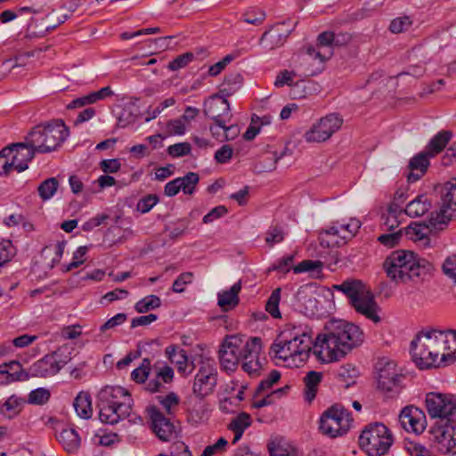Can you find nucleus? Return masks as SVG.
<instances>
[{"mask_svg": "<svg viewBox=\"0 0 456 456\" xmlns=\"http://www.w3.org/2000/svg\"><path fill=\"white\" fill-rule=\"evenodd\" d=\"M191 151V146L189 142H179L170 145L167 148V153L173 158H179L189 155Z\"/></svg>", "mask_w": 456, "mask_h": 456, "instance_id": "obj_52", "label": "nucleus"}, {"mask_svg": "<svg viewBox=\"0 0 456 456\" xmlns=\"http://www.w3.org/2000/svg\"><path fill=\"white\" fill-rule=\"evenodd\" d=\"M452 137V133L449 130H442L431 138L425 150L432 157L440 153L449 143Z\"/></svg>", "mask_w": 456, "mask_h": 456, "instance_id": "obj_30", "label": "nucleus"}, {"mask_svg": "<svg viewBox=\"0 0 456 456\" xmlns=\"http://www.w3.org/2000/svg\"><path fill=\"white\" fill-rule=\"evenodd\" d=\"M431 229L429 225L414 223L406 227L405 234L410 240L421 243L423 247H428L430 244L428 233Z\"/></svg>", "mask_w": 456, "mask_h": 456, "instance_id": "obj_26", "label": "nucleus"}, {"mask_svg": "<svg viewBox=\"0 0 456 456\" xmlns=\"http://www.w3.org/2000/svg\"><path fill=\"white\" fill-rule=\"evenodd\" d=\"M56 438L69 454L77 453L81 446V437L73 428H63L56 435Z\"/></svg>", "mask_w": 456, "mask_h": 456, "instance_id": "obj_25", "label": "nucleus"}, {"mask_svg": "<svg viewBox=\"0 0 456 456\" xmlns=\"http://www.w3.org/2000/svg\"><path fill=\"white\" fill-rule=\"evenodd\" d=\"M426 406L428 414L432 418H439V420L452 419V414L456 415V404L442 394H428Z\"/></svg>", "mask_w": 456, "mask_h": 456, "instance_id": "obj_17", "label": "nucleus"}, {"mask_svg": "<svg viewBox=\"0 0 456 456\" xmlns=\"http://www.w3.org/2000/svg\"><path fill=\"white\" fill-rule=\"evenodd\" d=\"M289 35V30L284 29L283 25H276L262 35L260 44H262L265 48L272 50L281 46Z\"/></svg>", "mask_w": 456, "mask_h": 456, "instance_id": "obj_22", "label": "nucleus"}, {"mask_svg": "<svg viewBox=\"0 0 456 456\" xmlns=\"http://www.w3.org/2000/svg\"><path fill=\"white\" fill-rule=\"evenodd\" d=\"M284 239V232L280 227H270L266 232L265 241L268 245L273 246L275 243L282 241Z\"/></svg>", "mask_w": 456, "mask_h": 456, "instance_id": "obj_60", "label": "nucleus"}, {"mask_svg": "<svg viewBox=\"0 0 456 456\" xmlns=\"http://www.w3.org/2000/svg\"><path fill=\"white\" fill-rule=\"evenodd\" d=\"M442 268L446 276L456 281V255L448 256Z\"/></svg>", "mask_w": 456, "mask_h": 456, "instance_id": "obj_62", "label": "nucleus"}, {"mask_svg": "<svg viewBox=\"0 0 456 456\" xmlns=\"http://www.w3.org/2000/svg\"><path fill=\"white\" fill-rule=\"evenodd\" d=\"M285 151L281 153L277 151H268L262 159L256 164V169L258 173L271 172L276 168L277 162L283 158Z\"/></svg>", "mask_w": 456, "mask_h": 456, "instance_id": "obj_35", "label": "nucleus"}, {"mask_svg": "<svg viewBox=\"0 0 456 456\" xmlns=\"http://www.w3.org/2000/svg\"><path fill=\"white\" fill-rule=\"evenodd\" d=\"M411 456H433L432 453L423 445L411 442L407 447Z\"/></svg>", "mask_w": 456, "mask_h": 456, "instance_id": "obj_64", "label": "nucleus"}, {"mask_svg": "<svg viewBox=\"0 0 456 456\" xmlns=\"http://www.w3.org/2000/svg\"><path fill=\"white\" fill-rule=\"evenodd\" d=\"M336 375L337 379L344 384L345 387H348L355 383L358 370L353 364L346 363L338 369Z\"/></svg>", "mask_w": 456, "mask_h": 456, "instance_id": "obj_39", "label": "nucleus"}, {"mask_svg": "<svg viewBox=\"0 0 456 456\" xmlns=\"http://www.w3.org/2000/svg\"><path fill=\"white\" fill-rule=\"evenodd\" d=\"M15 255V248L11 240L0 241V266L9 262Z\"/></svg>", "mask_w": 456, "mask_h": 456, "instance_id": "obj_50", "label": "nucleus"}, {"mask_svg": "<svg viewBox=\"0 0 456 456\" xmlns=\"http://www.w3.org/2000/svg\"><path fill=\"white\" fill-rule=\"evenodd\" d=\"M25 403V399L17 396L16 395H11L3 404L5 411L9 412L8 418L12 419L18 416L21 411Z\"/></svg>", "mask_w": 456, "mask_h": 456, "instance_id": "obj_41", "label": "nucleus"}, {"mask_svg": "<svg viewBox=\"0 0 456 456\" xmlns=\"http://www.w3.org/2000/svg\"><path fill=\"white\" fill-rule=\"evenodd\" d=\"M399 421L404 430L414 434H421L427 426L425 413L414 406L403 408L399 415Z\"/></svg>", "mask_w": 456, "mask_h": 456, "instance_id": "obj_19", "label": "nucleus"}, {"mask_svg": "<svg viewBox=\"0 0 456 456\" xmlns=\"http://www.w3.org/2000/svg\"><path fill=\"white\" fill-rule=\"evenodd\" d=\"M411 25L412 20L411 17L404 15L394 19L389 25V30L392 33L398 34L408 30Z\"/></svg>", "mask_w": 456, "mask_h": 456, "instance_id": "obj_46", "label": "nucleus"}, {"mask_svg": "<svg viewBox=\"0 0 456 456\" xmlns=\"http://www.w3.org/2000/svg\"><path fill=\"white\" fill-rule=\"evenodd\" d=\"M151 421V427L156 436L164 442H168L175 436V426L156 406L147 409Z\"/></svg>", "mask_w": 456, "mask_h": 456, "instance_id": "obj_18", "label": "nucleus"}, {"mask_svg": "<svg viewBox=\"0 0 456 456\" xmlns=\"http://www.w3.org/2000/svg\"><path fill=\"white\" fill-rule=\"evenodd\" d=\"M252 424V419L247 412H240L228 424V429L234 434L232 444H236L242 436L244 431Z\"/></svg>", "mask_w": 456, "mask_h": 456, "instance_id": "obj_27", "label": "nucleus"}, {"mask_svg": "<svg viewBox=\"0 0 456 456\" xmlns=\"http://www.w3.org/2000/svg\"><path fill=\"white\" fill-rule=\"evenodd\" d=\"M281 379L280 371L276 370H273L268 377L263 379L256 389L257 393H263L268 389H270L274 384H276Z\"/></svg>", "mask_w": 456, "mask_h": 456, "instance_id": "obj_54", "label": "nucleus"}, {"mask_svg": "<svg viewBox=\"0 0 456 456\" xmlns=\"http://www.w3.org/2000/svg\"><path fill=\"white\" fill-rule=\"evenodd\" d=\"M70 360L69 357H62L61 349L46 354L42 359L35 362L28 371H16L12 379L28 380L29 378H47L57 374L61 369Z\"/></svg>", "mask_w": 456, "mask_h": 456, "instance_id": "obj_8", "label": "nucleus"}, {"mask_svg": "<svg viewBox=\"0 0 456 456\" xmlns=\"http://www.w3.org/2000/svg\"><path fill=\"white\" fill-rule=\"evenodd\" d=\"M97 398L99 419L102 423L114 425L131 415L134 401L124 387L106 386L100 390Z\"/></svg>", "mask_w": 456, "mask_h": 456, "instance_id": "obj_4", "label": "nucleus"}, {"mask_svg": "<svg viewBox=\"0 0 456 456\" xmlns=\"http://www.w3.org/2000/svg\"><path fill=\"white\" fill-rule=\"evenodd\" d=\"M281 298V289H274L267 300L265 309L274 318L281 317L279 302Z\"/></svg>", "mask_w": 456, "mask_h": 456, "instance_id": "obj_47", "label": "nucleus"}, {"mask_svg": "<svg viewBox=\"0 0 456 456\" xmlns=\"http://www.w3.org/2000/svg\"><path fill=\"white\" fill-rule=\"evenodd\" d=\"M204 114L215 122L226 119L231 120L230 103L224 96L220 94L211 96L204 102Z\"/></svg>", "mask_w": 456, "mask_h": 456, "instance_id": "obj_20", "label": "nucleus"}, {"mask_svg": "<svg viewBox=\"0 0 456 456\" xmlns=\"http://www.w3.org/2000/svg\"><path fill=\"white\" fill-rule=\"evenodd\" d=\"M229 122L226 119L220 120V122H215L214 125L210 126L209 130L214 138H216L219 142L225 141V129L226 123Z\"/></svg>", "mask_w": 456, "mask_h": 456, "instance_id": "obj_59", "label": "nucleus"}, {"mask_svg": "<svg viewBox=\"0 0 456 456\" xmlns=\"http://www.w3.org/2000/svg\"><path fill=\"white\" fill-rule=\"evenodd\" d=\"M262 350V341L260 338H251L245 342L244 353L242 355V369L249 376H259L260 371L263 368V362H265V358L262 360L259 354Z\"/></svg>", "mask_w": 456, "mask_h": 456, "instance_id": "obj_15", "label": "nucleus"}, {"mask_svg": "<svg viewBox=\"0 0 456 456\" xmlns=\"http://www.w3.org/2000/svg\"><path fill=\"white\" fill-rule=\"evenodd\" d=\"M232 148L228 144H224L216 151L215 159L220 164L227 163L232 159Z\"/></svg>", "mask_w": 456, "mask_h": 456, "instance_id": "obj_61", "label": "nucleus"}, {"mask_svg": "<svg viewBox=\"0 0 456 456\" xmlns=\"http://www.w3.org/2000/svg\"><path fill=\"white\" fill-rule=\"evenodd\" d=\"M150 370L151 361L148 358H144L141 365L132 371L131 378L137 383H143L149 376Z\"/></svg>", "mask_w": 456, "mask_h": 456, "instance_id": "obj_45", "label": "nucleus"}, {"mask_svg": "<svg viewBox=\"0 0 456 456\" xmlns=\"http://www.w3.org/2000/svg\"><path fill=\"white\" fill-rule=\"evenodd\" d=\"M4 153L9 154L12 170L20 173L28 167V163L34 159L37 152L25 140L23 142L12 143L4 148Z\"/></svg>", "mask_w": 456, "mask_h": 456, "instance_id": "obj_16", "label": "nucleus"}, {"mask_svg": "<svg viewBox=\"0 0 456 456\" xmlns=\"http://www.w3.org/2000/svg\"><path fill=\"white\" fill-rule=\"evenodd\" d=\"M245 343L237 335L226 336L220 346L218 358L222 370L233 372L237 370L240 360L244 353Z\"/></svg>", "mask_w": 456, "mask_h": 456, "instance_id": "obj_12", "label": "nucleus"}, {"mask_svg": "<svg viewBox=\"0 0 456 456\" xmlns=\"http://www.w3.org/2000/svg\"><path fill=\"white\" fill-rule=\"evenodd\" d=\"M453 216H455L452 210L444 208V204L441 202L439 209L432 212L430 215L428 219L429 226L434 230H443Z\"/></svg>", "mask_w": 456, "mask_h": 456, "instance_id": "obj_31", "label": "nucleus"}, {"mask_svg": "<svg viewBox=\"0 0 456 456\" xmlns=\"http://www.w3.org/2000/svg\"><path fill=\"white\" fill-rule=\"evenodd\" d=\"M265 19V12L256 8H250L243 14V20L255 26L262 24Z\"/></svg>", "mask_w": 456, "mask_h": 456, "instance_id": "obj_49", "label": "nucleus"}, {"mask_svg": "<svg viewBox=\"0 0 456 456\" xmlns=\"http://www.w3.org/2000/svg\"><path fill=\"white\" fill-rule=\"evenodd\" d=\"M193 273L186 272L181 273L174 281L172 290L175 293H182L185 290V286L192 282Z\"/></svg>", "mask_w": 456, "mask_h": 456, "instance_id": "obj_51", "label": "nucleus"}, {"mask_svg": "<svg viewBox=\"0 0 456 456\" xmlns=\"http://www.w3.org/2000/svg\"><path fill=\"white\" fill-rule=\"evenodd\" d=\"M181 183V189L185 194H192L199 183V175L193 172L188 173L183 177H178Z\"/></svg>", "mask_w": 456, "mask_h": 456, "instance_id": "obj_44", "label": "nucleus"}, {"mask_svg": "<svg viewBox=\"0 0 456 456\" xmlns=\"http://www.w3.org/2000/svg\"><path fill=\"white\" fill-rule=\"evenodd\" d=\"M362 342V330L344 320L330 321L314 341L308 325L289 323L272 344L270 354L295 367L303 365L311 352L321 363H331L343 359Z\"/></svg>", "mask_w": 456, "mask_h": 456, "instance_id": "obj_1", "label": "nucleus"}, {"mask_svg": "<svg viewBox=\"0 0 456 456\" xmlns=\"http://www.w3.org/2000/svg\"><path fill=\"white\" fill-rule=\"evenodd\" d=\"M69 128L61 119L35 126L26 136L28 143L37 153H48L55 151L66 140Z\"/></svg>", "mask_w": 456, "mask_h": 456, "instance_id": "obj_6", "label": "nucleus"}, {"mask_svg": "<svg viewBox=\"0 0 456 456\" xmlns=\"http://www.w3.org/2000/svg\"><path fill=\"white\" fill-rule=\"evenodd\" d=\"M413 362L420 369L447 366L456 362V330L427 327L411 342Z\"/></svg>", "mask_w": 456, "mask_h": 456, "instance_id": "obj_2", "label": "nucleus"}, {"mask_svg": "<svg viewBox=\"0 0 456 456\" xmlns=\"http://www.w3.org/2000/svg\"><path fill=\"white\" fill-rule=\"evenodd\" d=\"M405 376L399 373L394 362H380L378 367V389L387 397L397 396L403 388Z\"/></svg>", "mask_w": 456, "mask_h": 456, "instance_id": "obj_11", "label": "nucleus"}, {"mask_svg": "<svg viewBox=\"0 0 456 456\" xmlns=\"http://www.w3.org/2000/svg\"><path fill=\"white\" fill-rule=\"evenodd\" d=\"M193 57L191 53H185L170 61L167 67L170 70H178L188 65L193 60Z\"/></svg>", "mask_w": 456, "mask_h": 456, "instance_id": "obj_56", "label": "nucleus"}, {"mask_svg": "<svg viewBox=\"0 0 456 456\" xmlns=\"http://www.w3.org/2000/svg\"><path fill=\"white\" fill-rule=\"evenodd\" d=\"M51 394L50 391L44 387H39L35 390H32L28 396L27 402L29 404L34 405H44L50 399Z\"/></svg>", "mask_w": 456, "mask_h": 456, "instance_id": "obj_43", "label": "nucleus"}, {"mask_svg": "<svg viewBox=\"0 0 456 456\" xmlns=\"http://www.w3.org/2000/svg\"><path fill=\"white\" fill-rule=\"evenodd\" d=\"M295 298L301 311H304L305 314H314V310L316 308V299L307 285L301 286L297 289Z\"/></svg>", "mask_w": 456, "mask_h": 456, "instance_id": "obj_28", "label": "nucleus"}, {"mask_svg": "<svg viewBox=\"0 0 456 456\" xmlns=\"http://www.w3.org/2000/svg\"><path fill=\"white\" fill-rule=\"evenodd\" d=\"M383 225L387 227L388 231H393L399 225L397 219V210L393 206H390L387 213L382 216Z\"/></svg>", "mask_w": 456, "mask_h": 456, "instance_id": "obj_53", "label": "nucleus"}, {"mask_svg": "<svg viewBox=\"0 0 456 456\" xmlns=\"http://www.w3.org/2000/svg\"><path fill=\"white\" fill-rule=\"evenodd\" d=\"M126 319H127V316L126 314H123V313L117 314L115 316L111 317L106 322H104L101 326L100 330L102 332H104L107 330L113 329V328L124 323L126 321Z\"/></svg>", "mask_w": 456, "mask_h": 456, "instance_id": "obj_63", "label": "nucleus"}, {"mask_svg": "<svg viewBox=\"0 0 456 456\" xmlns=\"http://www.w3.org/2000/svg\"><path fill=\"white\" fill-rule=\"evenodd\" d=\"M243 78L239 73L230 74L225 77L219 94L225 98L232 95L242 86Z\"/></svg>", "mask_w": 456, "mask_h": 456, "instance_id": "obj_38", "label": "nucleus"}, {"mask_svg": "<svg viewBox=\"0 0 456 456\" xmlns=\"http://www.w3.org/2000/svg\"><path fill=\"white\" fill-rule=\"evenodd\" d=\"M75 411L81 419H88L93 415L91 396L86 392H80L73 402Z\"/></svg>", "mask_w": 456, "mask_h": 456, "instance_id": "obj_34", "label": "nucleus"}, {"mask_svg": "<svg viewBox=\"0 0 456 456\" xmlns=\"http://www.w3.org/2000/svg\"><path fill=\"white\" fill-rule=\"evenodd\" d=\"M430 207L431 204L427 198L419 196L406 206L404 211L411 217H419L426 214Z\"/></svg>", "mask_w": 456, "mask_h": 456, "instance_id": "obj_37", "label": "nucleus"}, {"mask_svg": "<svg viewBox=\"0 0 456 456\" xmlns=\"http://www.w3.org/2000/svg\"><path fill=\"white\" fill-rule=\"evenodd\" d=\"M166 354L169 361L176 366L179 373L188 375L191 372L193 366L190 367L188 355L184 349L179 348L176 345H171L166 348Z\"/></svg>", "mask_w": 456, "mask_h": 456, "instance_id": "obj_24", "label": "nucleus"}, {"mask_svg": "<svg viewBox=\"0 0 456 456\" xmlns=\"http://www.w3.org/2000/svg\"><path fill=\"white\" fill-rule=\"evenodd\" d=\"M359 444L369 456H382L393 444L392 434L383 423H370L360 435Z\"/></svg>", "mask_w": 456, "mask_h": 456, "instance_id": "obj_7", "label": "nucleus"}, {"mask_svg": "<svg viewBox=\"0 0 456 456\" xmlns=\"http://www.w3.org/2000/svg\"><path fill=\"white\" fill-rule=\"evenodd\" d=\"M434 447L442 454H456V415L452 419L439 420L431 428Z\"/></svg>", "mask_w": 456, "mask_h": 456, "instance_id": "obj_10", "label": "nucleus"}, {"mask_svg": "<svg viewBox=\"0 0 456 456\" xmlns=\"http://www.w3.org/2000/svg\"><path fill=\"white\" fill-rule=\"evenodd\" d=\"M159 201L156 194H149L141 199L137 203V210L142 214L149 212Z\"/></svg>", "mask_w": 456, "mask_h": 456, "instance_id": "obj_55", "label": "nucleus"}, {"mask_svg": "<svg viewBox=\"0 0 456 456\" xmlns=\"http://www.w3.org/2000/svg\"><path fill=\"white\" fill-rule=\"evenodd\" d=\"M228 441L224 437H220L215 444L208 445L203 450L201 456H214L226 452Z\"/></svg>", "mask_w": 456, "mask_h": 456, "instance_id": "obj_48", "label": "nucleus"}, {"mask_svg": "<svg viewBox=\"0 0 456 456\" xmlns=\"http://www.w3.org/2000/svg\"><path fill=\"white\" fill-rule=\"evenodd\" d=\"M343 118L338 113H330L321 118L309 130L304 138L307 142H323L338 131L343 125Z\"/></svg>", "mask_w": 456, "mask_h": 456, "instance_id": "obj_14", "label": "nucleus"}, {"mask_svg": "<svg viewBox=\"0 0 456 456\" xmlns=\"http://www.w3.org/2000/svg\"><path fill=\"white\" fill-rule=\"evenodd\" d=\"M241 289V283L238 281L234 283L229 290L218 293L219 306L227 311L235 307L239 304V293Z\"/></svg>", "mask_w": 456, "mask_h": 456, "instance_id": "obj_29", "label": "nucleus"}, {"mask_svg": "<svg viewBox=\"0 0 456 456\" xmlns=\"http://www.w3.org/2000/svg\"><path fill=\"white\" fill-rule=\"evenodd\" d=\"M217 370L213 361H201L192 385L193 395L202 400L213 394L217 385Z\"/></svg>", "mask_w": 456, "mask_h": 456, "instance_id": "obj_13", "label": "nucleus"}, {"mask_svg": "<svg viewBox=\"0 0 456 456\" xmlns=\"http://www.w3.org/2000/svg\"><path fill=\"white\" fill-rule=\"evenodd\" d=\"M361 228V222L356 218H350L347 222L334 223L327 228L324 232L327 235L337 237L336 244H346L348 240L355 236Z\"/></svg>", "mask_w": 456, "mask_h": 456, "instance_id": "obj_21", "label": "nucleus"}, {"mask_svg": "<svg viewBox=\"0 0 456 456\" xmlns=\"http://www.w3.org/2000/svg\"><path fill=\"white\" fill-rule=\"evenodd\" d=\"M441 202L444 204V208L451 209L452 214L456 216V179L444 183L443 186Z\"/></svg>", "mask_w": 456, "mask_h": 456, "instance_id": "obj_36", "label": "nucleus"}, {"mask_svg": "<svg viewBox=\"0 0 456 456\" xmlns=\"http://www.w3.org/2000/svg\"><path fill=\"white\" fill-rule=\"evenodd\" d=\"M432 158L429 153L424 150L415 155L409 163L410 174L407 176L409 183L418 181L427 171L429 166V159Z\"/></svg>", "mask_w": 456, "mask_h": 456, "instance_id": "obj_23", "label": "nucleus"}, {"mask_svg": "<svg viewBox=\"0 0 456 456\" xmlns=\"http://www.w3.org/2000/svg\"><path fill=\"white\" fill-rule=\"evenodd\" d=\"M322 266V262L320 261H313V260H304L298 265L293 266V271L295 273H300L312 270H321Z\"/></svg>", "mask_w": 456, "mask_h": 456, "instance_id": "obj_58", "label": "nucleus"}, {"mask_svg": "<svg viewBox=\"0 0 456 456\" xmlns=\"http://www.w3.org/2000/svg\"><path fill=\"white\" fill-rule=\"evenodd\" d=\"M161 305V300L158 296L150 295L139 300L134 308L138 313H147L150 310L156 309Z\"/></svg>", "mask_w": 456, "mask_h": 456, "instance_id": "obj_42", "label": "nucleus"}, {"mask_svg": "<svg viewBox=\"0 0 456 456\" xmlns=\"http://www.w3.org/2000/svg\"><path fill=\"white\" fill-rule=\"evenodd\" d=\"M167 129L169 135H182L186 131L184 121L181 118L169 120Z\"/></svg>", "mask_w": 456, "mask_h": 456, "instance_id": "obj_57", "label": "nucleus"}, {"mask_svg": "<svg viewBox=\"0 0 456 456\" xmlns=\"http://www.w3.org/2000/svg\"><path fill=\"white\" fill-rule=\"evenodd\" d=\"M352 418L344 407L335 404L328 408L319 421L320 432L330 438L345 435L350 428Z\"/></svg>", "mask_w": 456, "mask_h": 456, "instance_id": "obj_9", "label": "nucleus"}, {"mask_svg": "<svg viewBox=\"0 0 456 456\" xmlns=\"http://www.w3.org/2000/svg\"><path fill=\"white\" fill-rule=\"evenodd\" d=\"M322 379V374L315 370L307 372L304 378L305 398L309 403H311L315 398Z\"/></svg>", "mask_w": 456, "mask_h": 456, "instance_id": "obj_33", "label": "nucleus"}, {"mask_svg": "<svg viewBox=\"0 0 456 456\" xmlns=\"http://www.w3.org/2000/svg\"><path fill=\"white\" fill-rule=\"evenodd\" d=\"M387 276L395 284L418 283L434 271L433 265L410 250L392 252L384 261Z\"/></svg>", "mask_w": 456, "mask_h": 456, "instance_id": "obj_3", "label": "nucleus"}, {"mask_svg": "<svg viewBox=\"0 0 456 456\" xmlns=\"http://www.w3.org/2000/svg\"><path fill=\"white\" fill-rule=\"evenodd\" d=\"M271 456H300L297 449L284 439H275L268 444Z\"/></svg>", "mask_w": 456, "mask_h": 456, "instance_id": "obj_32", "label": "nucleus"}, {"mask_svg": "<svg viewBox=\"0 0 456 456\" xmlns=\"http://www.w3.org/2000/svg\"><path fill=\"white\" fill-rule=\"evenodd\" d=\"M59 182L55 177L47 178L43 181L38 188V194L43 200H50L57 191Z\"/></svg>", "mask_w": 456, "mask_h": 456, "instance_id": "obj_40", "label": "nucleus"}, {"mask_svg": "<svg viewBox=\"0 0 456 456\" xmlns=\"http://www.w3.org/2000/svg\"><path fill=\"white\" fill-rule=\"evenodd\" d=\"M333 289L348 297L351 306L356 313L375 323L380 322L381 319L379 315L380 307L370 289L361 280H346L340 284L333 285Z\"/></svg>", "mask_w": 456, "mask_h": 456, "instance_id": "obj_5", "label": "nucleus"}]
</instances>
